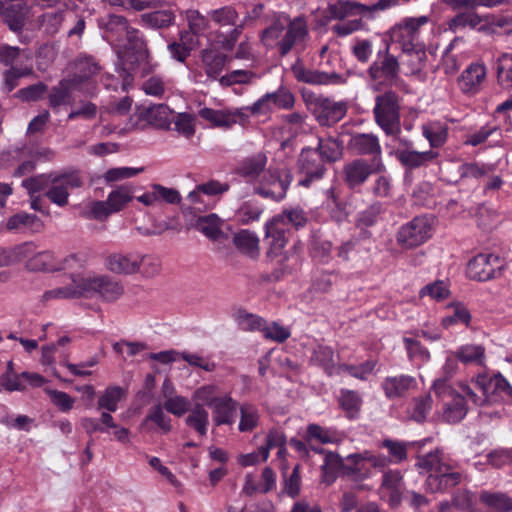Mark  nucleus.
<instances>
[{"mask_svg": "<svg viewBox=\"0 0 512 512\" xmlns=\"http://www.w3.org/2000/svg\"><path fill=\"white\" fill-rule=\"evenodd\" d=\"M400 63L398 59L389 53V47L386 49L384 58L381 62H374L368 69L370 78L380 83L385 80L394 79L399 72Z\"/></svg>", "mask_w": 512, "mask_h": 512, "instance_id": "b1692460", "label": "nucleus"}, {"mask_svg": "<svg viewBox=\"0 0 512 512\" xmlns=\"http://www.w3.org/2000/svg\"><path fill=\"white\" fill-rule=\"evenodd\" d=\"M373 112L376 123L387 135L400 133V103L396 93L389 91L378 95Z\"/></svg>", "mask_w": 512, "mask_h": 512, "instance_id": "423d86ee", "label": "nucleus"}, {"mask_svg": "<svg viewBox=\"0 0 512 512\" xmlns=\"http://www.w3.org/2000/svg\"><path fill=\"white\" fill-rule=\"evenodd\" d=\"M105 267L117 275H134L138 273V251L121 250L112 252L105 258Z\"/></svg>", "mask_w": 512, "mask_h": 512, "instance_id": "6ab92c4d", "label": "nucleus"}, {"mask_svg": "<svg viewBox=\"0 0 512 512\" xmlns=\"http://www.w3.org/2000/svg\"><path fill=\"white\" fill-rule=\"evenodd\" d=\"M432 389L441 404V411H437L438 418L448 423L459 422L465 417L468 402L484 406L512 400V386L501 373L493 376L479 373L471 379V383L460 381L458 390L443 379H435Z\"/></svg>", "mask_w": 512, "mask_h": 512, "instance_id": "f257e3e1", "label": "nucleus"}, {"mask_svg": "<svg viewBox=\"0 0 512 512\" xmlns=\"http://www.w3.org/2000/svg\"><path fill=\"white\" fill-rule=\"evenodd\" d=\"M422 134L432 148H437L445 143L447 128L439 121H432L422 125Z\"/></svg>", "mask_w": 512, "mask_h": 512, "instance_id": "de8ad7c7", "label": "nucleus"}, {"mask_svg": "<svg viewBox=\"0 0 512 512\" xmlns=\"http://www.w3.org/2000/svg\"><path fill=\"white\" fill-rule=\"evenodd\" d=\"M276 487V476L269 467L263 469L260 480L256 481L251 475L246 476L244 491L248 494L267 493Z\"/></svg>", "mask_w": 512, "mask_h": 512, "instance_id": "72a5a7b5", "label": "nucleus"}, {"mask_svg": "<svg viewBox=\"0 0 512 512\" xmlns=\"http://www.w3.org/2000/svg\"><path fill=\"white\" fill-rule=\"evenodd\" d=\"M28 7L25 0L0 1V15L13 31L22 29Z\"/></svg>", "mask_w": 512, "mask_h": 512, "instance_id": "aec40b11", "label": "nucleus"}, {"mask_svg": "<svg viewBox=\"0 0 512 512\" xmlns=\"http://www.w3.org/2000/svg\"><path fill=\"white\" fill-rule=\"evenodd\" d=\"M58 260L52 252L42 251L27 261V267L33 271H59Z\"/></svg>", "mask_w": 512, "mask_h": 512, "instance_id": "c03bdc74", "label": "nucleus"}, {"mask_svg": "<svg viewBox=\"0 0 512 512\" xmlns=\"http://www.w3.org/2000/svg\"><path fill=\"white\" fill-rule=\"evenodd\" d=\"M498 84L506 90L512 89V54L504 53L496 65Z\"/></svg>", "mask_w": 512, "mask_h": 512, "instance_id": "8fccbe9b", "label": "nucleus"}, {"mask_svg": "<svg viewBox=\"0 0 512 512\" xmlns=\"http://www.w3.org/2000/svg\"><path fill=\"white\" fill-rule=\"evenodd\" d=\"M306 439L308 441H318L322 444L338 443L341 435L332 428H325L318 424H309L306 430Z\"/></svg>", "mask_w": 512, "mask_h": 512, "instance_id": "49530a36", "label": "nucleus"}, {"mask_svg": "<svg viewBox=\"0 0 512 512\" xmlns=\"http://www.w3.org/2000/svg\"><path fill=\"white\" fill-rule=\"evenodd\" d=\"M235 320L238 326L245 331H261L262 326L265 324V320L262 317L248 313L244 310H239L235 314Z\"/></svg>", "mask_w": 512, "mask_h": 512, "instance_id": "e2e57ef3", "label": "nucleus"}, {"mask_svg": "<svg viewBox=\"0 0 512 512\" xmlns=\"http://www.w3.org/2000/svg\"><path fill=\"white\" fill-rule=\"evenodd\" d=\"M480 501L486 508L494 512L512 511V498L506 493L482 491Z\"/></svg>", "mask_w": 512, "mask_h": 512, "instance_id": "ea45409f", "label": "nucleus"}, {"mask_svg": "<svg viewBox=\"0 0 512 512\" xmlns=\"http://www.w3.org/2000/svg\"><path fill=\"white\" fill-rule=\"evenodd\" d=\"M438 156V153L433 152L432 150L418 152L410 149H403L396 151L397 159L404 165L409 168H417L420 167L427 162L435 159Z\"/></svg>", "mask_w": 512, "mask_h": 512, "instance_id": "a19ab883", "label": "nucleus"}, {"mask_svg": "<svg viewBox=\"0 0 512 512\" xmlns=\"http://www.w3.org/2000/svg\"><path fill=\"white\" fill-rule=\"evenodd\" d=\"M144 171L143 167H114L107 170L102 178L106 184L130 179Z\"/></svg>", "mask_w": 512, "mask_h": 512, "instance_id": "4d7b16f0", "label": "nucleus"}, {"mask_svg": "<svg viewBox=\"0 0 512 512\" xmlns=\"http://www.w3.org/2000/svg\"><path fill=\"white\" fill-rule=\"evenodd\" d=\"M74 13L71 11L47 12L42 16V26L49 35L56 34L62 23L68 18H72Z\"/></svg>", "mask_w": 512, "mask_h": 512, "instance_id": "603ef678", "label": "nucleus"}, {"mask_svg": "<svg viewBox=\"0 0 512 512\" xmlns=\"http://www.w3.org/2000/svg\"><path fill=\"white\" fill-rule=\"evenodd\" d=\"M6 228L10 231L29 229L32 232H39L43 228V223L34 214L20 212L8 218Z\"/></svg>", "mask_w": 512, "mask_h": 512, "instance_id": "4c0bfd02", "label": "nucleus"}, {"mask_svg": "<svg viewBox=\"0 0 512 512\" xmlns=\"http://www.w3.org/2000/svg\"><path fill=\"white\" fill-rule=\"evenodd\" d=\"M432 408V398L430 395L421 396L413 399L410 404L408 415L411 419L422 422L426 419Z\"/></svg>", "mask_w": 512, "mask_h": 512, "instance_id": "5fc2aeb1", "label": "nucleus"}, {"mask_svg": "<svg viewBox=\"0 0 512 512\" xmlns=\"http://www.w3.org/2000/svg\"><path fill=\"white\" fill-rule=\"evenodd\" d=\"M107 31L115 33L118 38L125 37L127 44L119 43L117 46L131 50L138 55V58L146 56V44L141 33L127 25L124 17L119 15H110L106 22Z\"/></svg>", "mask_w": 512, "mask_h": 512, "instance_id": "1a4fd4ad", "label": "nucleus"}, {"mask_svg": "<svg viewBox=\"0 0 512 512\" xmlns=\"http://www.w3.org/2000/svg\"><path fill=\"white\" fill-rule=\"evenodd\" d=\"M456 357L464 365L485 366L486 350L480 344H464L459 346L455 351Z\"/></svg>", "mask_w": 512, "mask_h": 512, "instance_id": "2f4dec72", "label": "nucleus"}, {"mask_svg": "<svg viewBox=\"0 0 512 512\" xmlns=\"http://www.w3.org/2000/svg\"><path fill=\"white\" fill-rule=\"evenodd\" d=\"M233 242L242 253L249 257L255 258L259 255V238L255 233L242 230L235 234Z\"/></svg>", "mask_w": 512, "mask_h": 512, "instance_id": "79ce46f5", "label": "nucleus"}, {"mask_svg": "<svg viewBox=\"0 0 512 512\" xmlns=\"http://www.w3.org/2000/svg\"><path fill=\"white\" fill-rule=\"evenodd\" d=\"M427 61V53L425 46L411 49L410 51H402L401 65L405 74H417L425 66Z\"/></svg>", "mask_w": 512, "mask_h": 512, "instance_id": "f704fd0d", "label": "nucleus"}, {"mask_svg": "<svg viewBox=\"0 0 512 512\" xmlns=\"http://www.w3.org/2000/svg\"><path fill=\"white\" fill-rule=\"evenodd\" d=\"M416 385V379L405 374L386 377L381 383L385 396L390 400L404 397Z\"/></svg>", "mask_w": 512, "mask_h": 512, "instance_id": "4be33fe9", "label": "nucleus"}, {"mask_svg": "<svg viewBox=\"0 0 512 512\" xmlns=\"http://www.w3.org/2000/svg\"><path fill=\"white\" fill-rule=\"evenodd\" d=\"M71 284L65 287H58L46 291L42 298L43 301H49L51 299H68L82 296L81 291V278L78 276L71 277Z\"/></svg>", "mask_w": 512, "mask_h": 512, "instance_id": "a18cd8bd", "label": "nucleus"}, {"mask_svg": "<svg viewBox=\"0 0 512 512\" xmlns=\"http://www.w3.org/2000/svg\"><path fill=\"white\" fill-rule=\"evenodd\" d=\"M487 80V67L481 61L470 63L459 75L457 84L460 91L468 96L478 94Z\"/></svg>", "mask_w": 512, "mask_h": 512, "instance_id": "2eb2a0df", "label": "nucleus"}, {"mask_svg": "<svg viewBox=\"0 0 512 512\" xmlns=\"http://www.w3.org/2000/svg\"><path fill=\"white\" fill-rule=\"evenodd\" d=\"M219 387L215 384H205L196 388L192 394V401L196 404L212 407L220 398Z\"/></svg>", "mask_w": 512, "mask_h": 512, "instance_id": "3c124183", "label": "nucleus"}, {"mask_svg": "<svg viewBox=\"0 0 512 512\" xmlns=\"http://www.w3.org/2000/svg\"><path fill=\"white\" fill-rule=\"evenodd\" d=\"M32 73L31 67H16L12 66L5 70L3 73V90L5 92H11L17 87L20 78L28 76Z\"/></svg>", "mask_w": 512, "mask_h": 512, "instance_id": "bf43d9fd", "label": "nucleus"}, {"mask_svg": "<svg viewBox=\"0 0 512 512\" xmlns=\"http://www.w3.org/2000/svg\"><path fill=\"white\" fill-rule=\"evenodd\" d=\"M144 17L150 25L158 28L169 26L175 20L174 11L171 8L156 10Z\"/></svg>", "mask_w": 512, "mask_h": 512, "instance_id": "69168bd1", "label": "nucleus"}, {"mask_svg": "<svg viewBox=\"0 0 512 512\" xmlns=\"http://www.w3.org/2000/svg\"><path fill=\"white\" fill-rule=\"evenodd\" d=\"M404 491L402 475L399 471H388L383 475L381 484V493L383 497H387L392 507H397Z\"/></svg>", "mask_w": 512, "mask_h": 512, "instance_id": "393cba45", "label": "nucleus"}, {"mask_svg": "<svg viewBox=\"0 0 512 512\" xmlns=\"http://www.w3.org/2000/svg\"><path fill=\"white\" fill-rule=\"evenodd\" d=\"M428 16L404 17L389 30L392 44L398 45L401 51L425 46L420 40L421 28L429 23Z\"/></svg>", "mask_w": 512, "mask_h": 512, "instance_id": "39448f33", "label": "nucleus"}, {"mask_svg": "<svg viewBox=\"0 0 512 512\" xmlns=\"http://www.w3.org/2000/svg\"><path fill=\"white\" fill-rule=\"evenodd\" d=\"M471 314L467 307L462 303H453L446 309V314L441 320L444 328L449 329L454 326H468L471 322Z\"/></svg>", "mask_w": 512, "mask_h": 512, "instance_id": "c9c22d12", "label": "nucleus"}, {"mask_svg": "<svg viewBox=\"0 0 512 512\" xmlns=\"http://www.w3.org/2000/svg\"><path fill=\"white\" fill-rule=\"evenodd\" d=\"M291 183V177L286 171H268L255 186V192L260 196L274 201H281Z\"/></svg>", "mask_w": 512, "mask_h": 512, "instance_id": "ddd939ff", "label": "nucleus"}, {"mask_svg": "<svg viewBox=\"0 0 512 512\" xmlns=\"http://www.w3.org/2000/svg\"><path fill=\"white\" fill-rule=\"evenodd\" d=\"M82 296H97L105 301H115L119 299L124 288L122 284L107 275L81 278Z\"/></svg>", "mask_w": 512, "mask_h": 512, "instance_id": "6e6552de", "label": "nucleus"}, {"mask_svg": "<svg viewBox=\"0 0 512 512\" xmlns=\"http://www.w3.org/2000/svg\"><path fill=\"white\" fill-rule=\"evenodd\" d=\"M78 74L71 79H64L53 87L49 93V105L57 110L63 105L72 103V93L76 90L93 93V87L89 81L90 77L99 70L98 65L91 58L81 59L76 64Z\"/></svg>", "mask_w": 512, "mask_h": 512, "instance_id": "7ed1b4c3", "label": "nucleus"}, {"mask_svg": "<svg viewBox=\"0 0 512 512\" xmlns=\"http://www.w3.org/2000/svg\"><path fill=\"white\" fill-rule=\"evenodd\" d=\"M344 465L345 460H343L338 454L333 452L325 453L324 463L321 466L323 482L327 484L334 482L338 470H344Z\"/></svg>", "mask_w": 512, "mask_h": 512, "instance_id": "09e8293b", "label": "nucleus"}, {"mask_svg": "<svg viewBox=\"0 0 512 512\" xmlns=\"http://www.w3.org/2000/svg\"><path fill=\"white\" fill-rule=\"evenodd\" d=\"M368 10L366 4L355 1H338L329 5V13L331 18L344 20L347 17L360 16L368 18Z\"/></svg>", "mask_w": 512, "mask_h": 512, "instance_id": "c85d7f7f", "label": "nucleus"}, {"mask_svg": "<svg viewBox=\"0 0 512 512\" xmlns=\"http://www.w3.org/2000/svg\"><path fill=\"white\" fill-rule=\"evenodd\" d=\"M161 270L160 260L152 255L138 251V273L145 278H151L159 274Z\"/></svg>", "mask_w": 512, "mask_h": 512, "instance_id": "864d4df0", "label": "nucleus"}, {"mask_svg": "<svg viewBox=\"0 0 512 512\" xmlns=\"http://www.w3.org/2000/svg\"><path fill=\"white\" fill-rule=\"evenodd\" d=\"M339 403L349 417H354L360 410L362 400L358 393L351 390H342Z\"/></svg>", "mask_w": 512, "mask_h": 512, "instance_id": "680f3d73", "label": "nucleus"}, {"mask_svg": "<svg viewBox=\"0 0 512 512\" xmlns=\"http://www.w3.org/2000/svg\"><path fill=\"white\" fill-rule=\"evenodd\" d=\"M318 153L323 161H336L342 156V145L334 138L319 139Z\"/></svg>", "mask_w": 512, "mask_h": 512, "instance_id": "6e6d98bb", "label": "nucleus"}, {"mask_svg": "<svg viewBox=\"0 0 512 512\" xmlns=\"http://www.w3.org/2000/svg\"><path fill=\"white\" fill-rule=\"evenodd\" d=\"M266 156L257 154L250 159H247L240 167V172L243 176L249 179H254L263 172L266 166Z\"/></svg>", "mask_w": 512, "mask_h": 512, "instance_id": "052dcab7", "label": "nucleus"}, {"mask_svg": "<svg viewBox=\"0 0 512 512\" xmlns=\"http://www.w3.org/2000/svg\"><path fill=\"white\" fill-rule=\"evenodd\" d=\"M385 171L382 158H373L371 163L364 159H355L343 168L344 180L350 188L362 185L373 173Z\"/></svg>", "mask_w": 512, "mask_h": 512, "instance_id": "9d476101", "label": "nucleus"}, {"mask_svg": "<svg viewBox=\"0 0 512 512\" xmlns=\"http://www.w3.org/2000/svg\"><path fill=\"white\" fill-rule=\"evenodd\" d=\"M261 332L265 339L279 343L284 342L291 335L290 330L287 327L281 326L276 322H272L270 324L265 322L262 326Z\"/></svg>", "mask_w": 512, "mask_h": 512, "instance_id": "338daca9", "label": "nucleus"}, {"mask_svg": "<svg viewBox=\"0 0 512 512\" xmlns=\"http://www.w3.org/2000/svg\"><path fill=\"white\" fill-rule=\"evenodd\" d=\"M164 408L174 416L181 417L190 411V401L184 396L175 395L165 400Z\"/></svg>", "mask_w": 512, "mask_h": 512, "instance_id": "774afa93", "label": "nucleus"}, {"mask_svg": "<svg viewBox=\"0 0 512 512\" xmlns=\"http://www.w3.org/2000/svg\"><path fill=\"white\" fill-rule=\"evenodd\" d=\"M209 16L216 24L220 26L236 25L238 14L232 7L225 6L209 12Z\"/></svg>", "mask_w": 512, "mask_h": 512, "instance_id": "0e129e2a", "label": "nucleus"}, {"mask_svg": "<svg viewBox=\"0 0 512 512\" xmlns=\"http://www.w3.org/2000/svg\"><path fill=\"white\" fill-rule=\"evenodd\" d=\"M298 166L305 178L299 180V185L308 187L314 179H320L324 173V161L318 150L304 148L298 159Z\"/></svg>", "mask_w": 512, "mask_h": 512, "instance_id": "a211bd4d", "label": "nucleus"}, {"mask_svg": "<svg viewBox=\"0 0 512 512\" xmlns=\"http://www.w3.org/2000/svg\"><path fill=\"white\" fill-rule=\"evenodd\" d=\"M82 184L83 181L77 173L52 174L45 195L52 203L63 207L68 204L69 191L81 187Z\"/></svg>", "mask_w": 512, "mask_h": 512, "instance_id": "f8f14e48", "label": "nucleus"}, {"mask_svg": "<svg viewBox=\"0 0 512 512\" xmlns=\"http://www.w3.org/2000/svg\"><path fill=\"white\" fill-rule=\"evenodd\" d=\"M201 59L207 77L212 80H217L224 69L226 56L219 52L214 46H211L202 51Z\"/></svg>", "mask_w": 512, "mask_h": 512, "instance_id": "bb28decb", "label": "nucleus"}, {"mask_svg": "<svg viewBox=\"0 0 512 512\" xmlns=\"http://www.w3.org/2000/svg\"><path fill=\"white\" fill-rule=\"evenodd\" d=\"M366 458L365 452L348 455L345 459L344 473L354 478H368L371 469Z\"/></svg>", "mask_w": 512, "mask_h": 512, "instance_id": "58836bf2", "label": "nucleus"}, {"mask_svg": "<svg viewBox=\"0 0 512 512\" xmlns=\"http://www.w3.org/2000/svg\"><path fill=\"white\" fill-rule=\"evenodd\" d=\"M245 108L212 109L202 108L199 115L214 127L230 128L236 123L244 125L247 122Z\"/></svg>", "mask_w": 512, "mask_h": 512, "instance_id": "dca6fc26", "label": "nucleus"}, {"mask_svg": "<svg viewBox=\"0 0 512 512\" xmlns=\"http://www.w3.org/2000/svg\"><path fill=\"white\" fill-rule=\"evenodd\" d=\"M347 103L333 101L326 97H317L312 103V113L322 126H332L339 122L347 113Z\"/></svg>", "mask_w": 512, "mask_h": 512, "instance_id": "4468645a", "label": "nucleus"}, {"mask_svg": "<svg viewBox=\"0 0 512 512\" xmlns=\"http://www.w3.org/2000/svg\"><path fill=\"white\" fill-rule=\"evenodd\" d=\"M431 230V224L426 217H415L401 226L397 233V241L404 248H414L431 237Z\"/></svg>", "mask_w": 512, "mask_h": 512, "instance_id": "9b49d317", "label": "nucleus"}, {"mask_svg": "<svg viewBox=\"0 0 512 512\" xmlns=\"http://www.w3.org/2000/svg\"><path fill=\"white\" fill-rule=\"evenodd\" d=\"M223 226L224 221L214 213L199 217L196 222V229L211 240H221L225 237Z\"/></svg>", "mask_w": 512, "mask_h": 512, "instance_id": "473e14b6", "label": "nucleus"}, {"mask_svg": "<svg viewBox=\"0 0 512 512\" xmlns=\"http://www.w3.org/2000/svg\"><path fill=\"white\" fill-rule=\"evenodd\" d=\"M348 147L355 154L371 155L373 158H382V149L379 139L372 133H357L351 136Z\"/></svg>", "mask_w": 512, "mask_h": 512, "instance_id": "5701e85b", "label": "nucleus"}, {"mask_svg": "<svg viewBox=\"0 0 512 512\" xmlns=\"http://www.w3.org/2000/svg\"><path fill=\"white\" fill-rule=\"evenodd\" d=\"M126 397V390L120 386H108L102 391L97 400L98 410L116 412L119 404Z\"/></svg>", "mask_w": 512, "mask_h": 512, "instance_id": "e433bc0d", "label": "nucleus"}, {"mask_svg": "<svg viewBox=\"0 0 512 512\" xmlns=\"http://www.w3.org/2000/svg\"><path fill=\"white\" fill-rule=\"evenodd\" d=\"M461 480V474L452 471L446 466L439 474H430L426 480V489L430 492H440L457 485Z\"/></svg>", "mask_w": 512, "mask_h": 512, "instance_id": "a878e982", "label": "nucleus"}, {"mask_svg": "<svg viewBox=\"0 0 512 512\" xmlns=\"http://www.w3.org/2000/svg\"><path fill=\"white\" fill-rule=\"evenodd\" d=\"M238 409L240 413L238 430L242 433L252 432L259 424L260 412L258 408L250 403H243Z\"/></svg>", "mask_w": 512, "mask_h": 512, "instance_id": "37998d69", "label": "nucleus"}, {"mask_svg": "<svg viewBox=\"0 0 512 512\" xmlns=\"http://www.w3.org/2000/svg\"><path fill=\"white\" fill-rule=\"evenodd\" d=\"M338 356L331 347L318 345L312 356V361L320 366L328 375L338 374L341 369L338 365Z\"/></svg>", "mask_w": 512, "mask_h": 512, "instance_id": "7c9ffc66", "label": "nucleus"}, {"mask_svg": "<svg viewBox=\"0 0 512 512\" xmlns=\"http://www.w3.org/2000/svg\"><path fill=\"white\" fill-rule=\"evenodd\" d=\"M171 113L172 111L167 105L156 104L144 108L139 112L138 116L141 121L149 125L163 128L169 124Z\"/></svg>", "mask_w": 512, "mask_h": 512, "instance_id": "c756f323", "label": "nucleus"}, {"mask_svg": "<svg viewBox=\"0 0 512 512\" xmlns=\"http://www.w3.org/2000/svg\"><path fill=\"white\" fill-rule=\"evenodd\" d=\"M185 424L199 437H206L210 426L208 410L202 405H194L185 418Z\"/></svg>", "mask_w": 512, "mask_h": 512, "instance_id": "cd10ccee", "label": "nucleus"}, {"mask_svg": "<svg viewBox=\"0 0 512 512\" xmlns=\"http://www.w3.org/2000/svg\"><path fill=\"white\" fill-rule=\"evenodd\" d=\"M265 241L269 247L268 257L278 258L277 262L283 267V270L289 272L297 268L300 264V256L297 247L283 253V249L288 243L289 228L283 222L282 218L275 215L265 223Z\"/></svg>", "mask_w": 512, "mask_h": 512, "instance_id": "20e7f679", "label": "nucleus"}, {"mask_svg": "<svg viewBox=\"0 0 512 512\" xmlns=\"http://www.w3.org/2000/svg\"><path fill=\"white\" fill-rule=\"evenodd\" d=\"M309 35L305 18L290 19L285 13H273V22L261 33V41L267 48H277L282 56L293 48L302 46Z\"/></svg>", "mask_w": 512, "mask_h": 512, "instance_id": "f03ea898", "label": "nucleus"}, {"mask_svg": "<svg viewBox=\"0 0 512 512\" xmlns=\"http://www.w3.org/2000/svg\"><path fill=\"white\" fill-rule=\"evenodd\" d=\"M501 260L494 254H479L469 261L467 275L477 281H487L497 276L501 270Z\"/></svg>", "mask_w": 512, "mask_h": 512, "instance_id": "f3484780", "label": "nucleus"}, {"mask_svg": "<svg viewBox=\"0 0 512 512\" xmlns=\"http://www.w3.org/2000/svg\"><path fill=\"white\" fill-rule=\"evenodd\" d=\"M212 408V420L215 426L232 425L238 410V402L226 393L215 402Z\"/></svg>", "mask_w": 512, "mask_h": 512, "instance_id": "412c9836", "label": "nucleus"}, {"mask_svg": "<svg viewBox=\"0 0 512 512\" xmlns=\"http://www.w3.org/2000/svg\"><path fill=\"white\" fill-rule=\"evenodd\" d=\"M418 468L422 472L430 474H439L447 466L442 462L439 452H430L418 459Z\"/></svg>", "mask_w": 512, "mask_h": 512, "instance_id": "13d9d810", "label": "nucleus"}, {"mask_svg": "<svg viewBox=\"0 0 512 512\" xmlns=\"http://www.w3.org/2000/svg\"><path fill=\"white\" fill-rule=\"evenodd\" d=\"M134 189L130 185H121L113 189L103 201H92L88 208V217L104 220L110 215L122 211L134 198Z\"/></svg>", "mask_w": 512, "mask_h": 512, "instance_id": "0eeeda50", "label": "nucleus"}]
</instances>
